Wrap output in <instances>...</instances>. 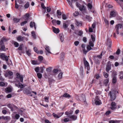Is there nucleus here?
Returning <instances> with one entry per match:
<instances>
[{
	"label": "nucleus",
	"instance_id": "12",
	"mask_svg": "<svg viewBox=\"0 0 123 123\" xmlns=\"http://www.w3.org/2000/svg\"><path fill=\"white\" fill-rule=\"evenodd\" d=\"M116 104L114 102H112L111 104V108L112 110H113L116 109Z\"/></svg>",
	"mask_w": 123,
	"mask_h": 123
},
{
	"label": "nucleus",
	"instance_id": "14",
	"mask_svg": "<svg viewBox=\"0 0 123 123\" xmlns=\"http://www.w3.org/2000/svg\"><path fill=\"white\" fill-rule=\"evenodd\" d=\"M81 46L82 48H83L82 50L84 53L85 54H86L88 52V51H87L85 49V44H82L81 45Z\"/></svg>",
	"mask_w": 123,
	"mask_h": 123
},
{
	"label": "nucleus",
	"instance_id": "38",
	"mask_svg": "<svg viewBox=\"0 0 123 123\" xmlns=\"http://www.w3.org/2000/svg\"><path fill=\"white\" fill-rule=\"evenodd\" d=\"M120 122L119 121L111 120L109 121V123H119Z\"/></svg>",
	"mask_w": 123,
	"mask_h": 123
},
{
	"label": "nucleus",
	"instance_id": "33",
	"mask_svg": "<svg viewBox=\"0 0 123 123\" xmlns=\"http://www.w3.org/2000/svg\"><path fill=\"white\" fill-rule=\"evenodd\" d=\"M95 103L96 105H100L101 104V102L99 100H96Z\"/></svg>",
	"mask_w": 123,
	"mask_h": 123
},
{
	"label": "nucleus",
	"instance_id": "24",
	"mask_svg": "<svg viewBox=\"0 0 123 123\" xmlns=\"http://www.w3.org/2000/svg\"><path fill=\"white\" fill-rule=\"evenodd\" d=\"M75 24L77 26H82V22L79 21L77 20H76Z\"/></svg>",
	"mask_w": 123,
	"mask_h": 123
},
{
	"label": "nucleus",
	"instance_id": "19",
	"mask_svg": "<svg viewBox=\"0 0 123 123\" xmlns=\"http://www.w3.org/2000/svg\"><path fill=\"white\" fill-rule=\"evenodd\" d=\"M87 7L88 9L89 10H90L91 12H93L92 11H91V10L92 7V5L91 3H89L88 4Z\"/></svg>",
	"mask_w": 123,
	"mask_h": 123
},
{
	"label": "nucleus",
	"instance_id": "23",
	"mask_svg": "<svg viewBox=\"0 0 123 123\" xmlns=\"http://www.w3.org/2000/svg\"><path fill=\"white\" fill-rule=\"evenodd\" d=\"M20 20V18H14L13 19V21L15 23H17L19 22Z\"/></svg>",
	"mask_w": 123,
	"mask_h": 123
},
{
	"label": "nucleus",
	"instance_id": "36",
	"mask_svg": "<svg viewBox=\"0 0 123 123\" xmlns=\"http://www.w3.org/2000/svg\"><path fill=\"white\" fill-rule=\"evenodd\" d=\"M31 51L30 49L26 51V52L27 55L29 56H30L31 54Z\"/></svg>",
	"mask_w": 123,
	"mask_h": 123
},
{
	"label": "nucleus",
	"instance_id": "45",
	"mask_svg": "<svg viewBox=\"0 0 123 123\" xmlns=\"http://www.w3.org/2000/svg\"><path fill=\"white\" fill-rule=\"evenodd\" d=\"M44 99L45 102L47 103L49 102V98L48 97L45 96L44 97Z\"/></svg>",
	"mask_w": 123,
	"mask_h": 123
},
{
	"label": "nucleus",
	"instance_id": "47",
	"mask_svg": "<svg viewBox=\"0 0 123 123\" xmlns=\"http://www.w3.org/2000/svg\"><path fill=\"white\" fill-rule=\"evenodd\" d=\"M37 75L39 79H41L42 78V75L40 73H37Z\"/></svg>",
	"mask_w": 123,
	"mask_h": 123
},
{
	"label": "nucleus",
	"instance_id": "10",
	"mask_svg": "<svg viewBox=\"0 0 123 123\" xmlns=\"http://www.w3.org/2000/svg\"><path fill=\"white\" fill-rule=\"evenodd\" d=\"M68 117H69V119H70L71 120L75 121L77 119V116L75 115H72Z\"/></svg>",
	"mask_w": 123,
	"mask_h": 123
},
{
	"label": "nucleus",
	"instance_id": "55",
	"mask_svg": "<svg viewBox=\"0 0 123 123\" xmlns=\"http://www.w3.org/2000/svg\"><path fill=\"white\" fill-rule=\"evenodd\" d=\"M35 70L36 72H38L40 70V68L38 67H37L35 68Z\"/></svg>",
	"mask_w": 123,
	"mask_h": 123
},
{
	"label": "nucleus",
	"instance_id": "8",
	"mask_svg": "<svg viewBox=\"0 0 123 123\" xmlns=\"http://www.w3.org/2000/svg\"><path fill=\"white\" fill-rule=\"evenodd\" d=\"M117 14V13L115 11H112L111 12L110 17L111 18L115 17Z\"/></svg>",
	"mask_w": 123,
	"mask_h": 123
},
{
	"label": "nucleus",
	"instance_id": "5",
	"mask_svg": "<svg viewBox=\"0 0 123 123\" xmlns=\"http://www.w3.org/2000/svg\"><path fill=\"white\" fill-rule=\"evenodd\" d=\"M7 106L11 109V110L12 111H13L14 110V108H17L16 106L13 104H8L7 105Z\"/></svg>",
	"mask_w": 123,
	"mask_h": 123
},
{
	"label": "nucleus",
	"instance_id": "50",
	"mask_svg": "<svg viewBox=\"0 0 123 123\" xmlns=\"http://www.w3.org/2000/svg\"><path fill=\"white\" fill-rule=\"evenodd\" d=\"M62 19L63 20H66L67 18V17L64 14H63L62 15Z\"/></svg>",
	"mask_w": 123,
	"mask_h": 123
},
{
	"label": "nucleus",
	"instance_id": "6",
	"mask_svg": "<svg viewBox=\"0 0 123 123\" xmlns=\"http://www.w3.org/2000/svg\"><path fill=\"white\" fill-rule=\"evenodd\" d=\"M16 78H19L20 81L21 82H22L23 80V77L22 75H20L18 73L16 74Z\"/></svg>",
	"mask_w": 123,
	"mask_h": 123
},
{
	"label": "nucleus",
	"instance_id": "34",
	"mask_svg": "<svg viewBox=\"0 0 123 123\" xmlns=\"http://www.w3.org/2000/svg\"><path fill=\"white\" fill-rule=\"evenodd\" d=\"M24 93L27 94H30L31 93V92H30L29 90L26 89L24 91Z\"/></svg>",
	"mask_w": 123,
	"mask_h": 123
},
{
	"label": "nucleus",
	"instance_id": "22",
	"mask_svg": "<svg viewBox=\"0 0 123 123\" xmlns=\"http://www.w3.org/2000/svg\"><path fill=\"white\" fill-rule=\"evenodd\" d=\"M59 37L61 42H63L64 40V37L62 33H60L59 34Z\"/></svg>",
	"mask_w": 123,
	"mask_h": 123
},
{
	"label": "nucleus",
	"instance_id": "17",
	"mask_svg": "<svg viewBox=\"0 0 123 123\" xmlns=\"http://www.w3.org/2000/svg\"><path fill=\"white\" fill-rule=\"evenodd\" d=\"M30 26L31 28H32L33 27V25L35 29H36V24L34 22H31L30 23Z\"/></svg>",
	"mask_w": 123,
	"mask_h": 123
},
{
	"label": "nucleus",
	"instance_id": "61",
	"mask_svg": "<svg viewBox=\"0 0 123 123\" xmlns=\"http://www.w3.org/2000/svg\"><path fill=\"white\" fill-rule=\"evenodd\" d=\"M74 16H77L79 15V12L77 11H76L74 13Z\"/></svg>",
	"mask_w": 123,
	"mask_h": 123
},
{
	"label": "nucleus",
	"instance_id": "49",
	"mask_svg": "<svg viewBox=\"0 0 123 123\" xmlns=\"http://www.w3.org/2000/svg\"><path fill=\"white\" fill-rule=\"evenodd\" d=\"M102 52L101 54L98 55H97L95 57V58L97 59V58H98L99 59H101L102 57Z\"/></svg>",
	"mask_w": 123,
	"mask_h": 123
},
{
	"label": "nucleus",
	"instance_id": "31",
	"mask_svg": "<svg viewBox=\"0 0 123 123\" xmlns=\"http://www.w3.org/2000/svg\"><path fill=\"white\" fill-rule=\"evenodd\" d=\"M5 91L6 93H9L11 92L12 89L10 87H8L6 89Z\"/></svg>",
	"mask_w": 123,
	"mask_h": 123
},
{
	"label": "nucleus",
	"instance_id": "44",
	"mask_svg": "<svg viewBox=\"0 0 123 123\" xmlns=\"http://www.w3.org/2000/svg\"><path fill=\"white\" fill-rule=\"evenodd\" d=\"M8 74L10 76H12L13 74V73L10 71H9L7 74H5V75L6 76H7Z\"/></svg>",
	"mask_w": 123,
	"mask_h": 123
},
{
	"label": "nucleus",
	"instance_id": "25",
	"mask_svg": "<svg viewBox=\"0 0 123 123\" xmlns=\"http://www.w3.org/2000/svg\"><path fill=\"white\" fill-rule=\"evenodd\" d=\"M122 26V25L121 24H118L117 25L115 26V29H118L119 30V29L121 28Z\"/></svg>",
	"mask_w": 123,
	"mask_h": 123
},
{
	"label": "nucleus",
	"instance_id": "1",
	"mask_svg": "<svg viewBox=\"0 0 123 123\" xmlns=\"http://www.w3.org/2000/svg\"><path fill=\"white\" fill-rule=\"evenodd\" d=\"M76 5L77 7L79 8L80 10L81 11L82 13L85 12L86 10V7L84 5H80V4L78 2L76 3Z\"/></svg>",
	"mask_w": 123,
	"mask_h": 123
},
{
	"label": "nucleus",
	"instance_id": "9",
	"mask_svg": "<svg viewBox=\"0 0 123 123\" xmlns=\"http://www.w3.org/2000/svg\"><path fill=\"white\" fill-rule=\"evenodd\" d=\"M113 74H114L115 75L113 76L112 79V82L113 83H115L117 81V77L116 76L117 75V73L116 72H114L113 73Z\"/></svg>",
	"mask_w": 123,
	"mask_h": 123
},
{
	"label": "nucleus",
	"instance_id": "60",
	"mask_svg": "<svg viewBox=\"0 0 123 123\" xmlns=\"http://www.w3.org/2000/svg\"><path fill=\"white\" fill-rule=\"evenodd\" d=\"M79 42L78 41H76L74 42V44L75 46H77L79 44Z\"/></svg>",
	"mask_w": 123,
	"mask_h": 123
},
{
	"label": "nucleus",
	"instance_id": "54",
	"mask_svg": "<svg viewBox=\"0 0 123 123\" xmlns=\"http://www.w3.org/2000/svg\"><path fill=\"white\" fill-rule=\"evenodd\" d=\"M95 78L96 79H98L100 78V76L99 74H96L95 76Z\"/></svg>",
	"mask_w": 123,
	"mask_h": 123
},
{
	"label": "nucleus",
	"instance_id": "13",
	"mask_svg": "<svg viewBox=\"0 0 123 123\" xmlns=\"http://www.w3.org/2000/svg\"><path fill=\"white\" fill-rule=\"evenodd\" d=\"M15 85L16 86L21 88H23L24 87V86L23 85L19 82L18 83V84H15Z\"/></svg>",
	"mask_w": 123,
	"mask_h": 123
},
{
	"label": "nucleus",
	"instance_id": "27",
	"mask_svg": "<svg viewBox=\"0 0 123 123\" xmlns=\"http://www.w3.org/2000/svg\"><path fill=\"white\" fill-rule=\"evenodd\" d=\"M57 16L59 18H61L60 17L58 16H60L62 14V13L60 10H58L57 11Z\"/></svg>",
	"mask_w": 123,
	"mask_h": 123
},
{
	"label": "nucleus",
	"instance_id": "43",
	"mask_svg": "<svg viewBox=\"0 0 123 123\" xmlns=\"http://www.w3.org/2000/svg\"><path fill=\"white\" fill-rule=\"evenodd\" d=\"M29 6V3L28 2H27L26 4L24 5V7L25 8H28Z\"/></svg>",
	"mask_w": 123,
	"mask_h": 123
},
{
	"label": "nucleus",
	"instance_id": "20",
	"mask_svg": "<svg viewBox=\"0 0 123 123\" xmlns=\"http://www.w3.org/2000/svg\"><path fill=\"white\" fill-rule=\"evenodd\" d=\"M45 49L48 53L50 54L51 53V52L50 51L49 47L47 45L45 46Z\"/></svg>",
	"mask_w": 123,
	"mask_h": 123
},
{
	"label": "nucleus",
	"instance_id": "26",
	"mask_svg": "<svg viewBox=\"0 0 123 123\" xmlns=\"http://www.w3.org/2000/svg\"><path fill=\"white\" fill-rule=\"evenodd\" d=\"M2 118L4 120H5L7 121H8L10 119V117L7 116L6 117H2Z\"/></svg>",
	"mask_w": 123,
	"mask_h": 123
},
{
	"label": "nucleus",
	"instance_id": "57",
	"mask_svg": "<svg viewBox=\"0 0 123 123\" xmlns=\"http://www.w3.org/2000/svg\"><path fill=\"white\" fill-rule=\"evenodd\" d=\"M63 113H60L57 114L58 116V117H57V118H59L61 117L63 114Z\"/></svg>",
	"mask_w": 123,
	"mask_h": 123
},
{
	"label": "nucleus",
	"instance_id": "52",
	"mask_svg": "<svg viewBox=\"0 0 123 123\" xmlns=\"http://www.w3.org/2000/svg\"><path fill=\"white\" fill-rule=\"evenodd\" d=\"M69 5L72 8H73V7L72 5V2H71L70 0H67Z\"/></svg>",
	"mask_w": 123,
	"mask_h": 123
},
{
	"label": "nucleus",
	"instance_id": "63",
	"mask_svg": "<svg viewBox=\"0 0 123 123\" xmlns=\"http://www.w3.org/2000/svg\"><path fill=\"white\" fill-rule=\"evenodd\" d=\"M68 27V25L65 23L63 24V27L64 28L66 29Z\"/></svg>",
	"mask_w": 123,
	"mask_h": 123
},
{
	"label": "nucleus",
	"instance_id": "37",
	"mask_svg": "<svg viewBox=\"0 0 123 123\" xmlns=\"http://www.w3.org/2000/svg\"><path fill=\"white\" fill-rule=\"evenodd\" d=\"M91 47H92L91 46V45H88L86 47V48L87 49V51H88V52L90 50L92 49V48Z\"/></svg>",
	"mask_w": 123,
	"mask_h": 123
},
{
	"label": "nucleus",
	"instance_id": "39",
	"mask_svg": "<svg viewBox=\"0 0 123 123\" xmlns=\"http://www.w3.org/2000/svg\"><path fill=\"white\" fill-rule=\"evenodd\" d=\"M103 74L104 77L106 78H107L108 77L109 74L107 73L104 72L103 73Z\"/></svg>",
	"mask_w": 123,
	"mask_h": 123
},
{
	"label": "nucleus",
	"instance_id": "59",
	"mask_svg": "<svg viewBox=\"0 0 123 123\" xmlns=\"http://www.w3.org/2000/svg\"><path fill=\"white\" fill-rule=\"evenodd\" d=\"M15 118L17 119H18L20 117V115L19 114H17L15 115Z\"/></svg>",
	"mask_w": 123,
	"mask_h": 123
},
{
	"label": "nucleus",
	"instance_id": "40",
	"mask_svg": "<svg viewBox=\"0 0 123 123\" xmlns=\"http://www.w3.org/2000/svg\"><path fill=\"white\" fill-rule=\"evenodd\" d=\"M29 15L28 13H26L25 15V20L28 19L29 18Z\"/></svg>",
	"mask_w": 123,
	"mask_h": 123
},
{
	"label": "nucleus",
	"instance_id": "51",
	"mask_svg": "<svg viewBox=\"0 0 123 123\" xmlns=\"http://www.w3.org/2000/svg\"><path fill=\"white\" fill-rule=\"evenodd\" d=\"M70 121L69 118H64L63 120V121L64 122H67L69 121Z\"/></svg>",
	"mask_w": 123,
	"mask_h": 123
},
{
	"label": "nucleus",
	"instance_id": "58",
	"mask_svg": "<svg viewBox=\"0 0 123 123\" xmlns=\"http://www.w3.org/2000/svg\"><path fill=\"white\" fill-rule=\"evenodd\" d=\"M52 115L55 118H58L57 117H58V116L57 114H55L54 113H53L52 114Z\"/></svg>",
	"mask_w": 123,
	"mask_h": 123
},
{
	"label": "nucleus",
	"instance_id": "11",
	"mask_svg": "<svg viewBox=\"0 0 123 123\" xmlns=\"http://www.w3.org/2000/svg\"><path fill=\"white\" fill-rule=\"evenodd\" d=\"M73 111L71 110L69 111H66L65 112V114L68 117L71 116L70 115L73 114Z\"/></svg>",
	"mask_w": 123,
	"mask_h": 123
},
{
	"label": "nucleus",
	"instance_id": "64",
	"mask_svg": "<svg viewBox=\"0 0 123 123\" xmlns=\"http://www.w3.org/2000/svg\"><path fill=\"white\" fill-rule=\"evenodd\" d=\"M7 112L5 110H3L2 111V113L4 114H6L7 113Z\"/></svg>",
	"mask_w": 123,
	"mask_h": 123
},
{
	"label": "nucleus",
	"instance_id": "56",
	"mask_svg": "<svg viewBox=\"0 0 123 123\" xmlns=\"http://www.w3.org/2000/svg\"><path fill=\"white\" fill-rule=\"evenodd\" d=\"M5 83L3 82H0V86H3L5 85Z\"/></svg>",
	"mask_w": 123,
	"mask_h": 123
},
{
	"label": "nucleus",
	"instance_id": "4",
	"mask_svg": "<svg viewBox=\"0 0 123 123\" xmlns=\"http://www.w3.org/2000/svg\"><path fill=\"white\" fill-rule=\"evenodd\" d=\"M91 37L92 41L91 40H90L89 42V45H90L91 47H92L94 45L93 43L95 41V38L92 35H91Z\"/></svg>",
	"mask_w": 123,
	"mask_h": 123
},
{
	"label": "nucleus",
	"instance_id": "35",
	"mask_svg": "<svg viewBox=\"0 0 123 123\" xmlns=\"http://www.w3.org/2000/svg\"><path fill=\"white\" fill-rule=\"evenodd\" d=\"M80 74L81 75H82L83 74V68L81 66L80 67Z\"/></svg>",
	"mask_w": 123,
	"mask_h": 123
},
{
	"label": "nucleus",
	"instance_id": "62",
	"mask_svg": "<svg viewBox=\"0 0 123 123\" xmlns=\"http://www.w3.org/2000/svg\"><path fill=\"white\" fill-rule=\"evenodd\" d=\"M38 59L40 61H42L43 60V57L42 56H39L38 57Z\"/></svg>",
	"mask_w": 123,
	"mask_h": 123
},
{
	"label": "nucleus",
	"instance_id": "30",
	"mask_svg": "<svg viewBox=\"0 0 123 123\" xmlns=\"http://www.w3.org/2000/svg\"><path fill=\"white\" fill-rule=\"evenodd\" d=\"M31 63L34 65H39L40 64V63L38 62L36 60H33L32 61Z\"/></svg>",
	"mask_w": 123,
	"mask_h": 123
},
{
	"label": "nucleus",
	"instance_id": "32",
	"mask_svg": "<svg viewBox=\"0 0 123 123\" xmlns=\"http://www.w3.org/2000/svg\"><path fill=\"white\" fill-rule=\"evenodd\" d=\"M31 34L32 36L33 37V38L34 39H36V36L35 32L34 31H32L31 32Z\"/></svg>",
	"mask_w": 123,
	"mask_h": 123
},
{
	"label": "nucleus",
	"instance_id": "28",
	"mask_svg": "<svg viewBox=\"0 0 123 123\" xmlns=\"http://www.w3.org/2000/svg\"><path fill=\"white\" fill-rule=\"evenodd\" d=\"M0 44V47L1 48V49L3 51H6V48L5 47V45H4V43H1Z\"/></svg>",
	"mask_w": 123,
	"mask_h": 123
},
{
	"label": "nucleus",
	"instance_id": "15",
	"mask_svg": "<svg viewBox=\"0 0 123 123\" xmlns=\"http://www.w3.org/2000/svg\"><path fill=\"white\" fill-rule=\"evenodd\" d=\"M111 69V65L108 64L107 65L106 68V71L107 73H109L110 70Z\"/></svg>",
	"mask_w": 123,
	"mask_h": 123
},
{
	"label": "nucleus",
	"instance_id": "18",
	"mask_svg": "<svg viewBox=\"0 0 123 123\" xmlns=\"http://www.w3.org/2000/svg\"><path fill=\"white\" fill-rule=\"evenodd\" d=\"M53 32L55 33H59L60 31L59 29L58 28H56L54 27H53Z\"/></svg>",
	"mask_w": 123,
	"mask_h": 123
},
{
	"label": "nucleus",
	"instance_id": "3",
	"mask_svg": "<svg viewBox=\"0 0 123 123\" xmlns=\"http://www.w3.org/2000/svg\"><path fill=\"white\" fill-rule=\"evenodd\" d=\"M84 63L85 66V68H86L89 71L90 69L89 65L88 62L86 60V58L85 57L83 59Z\"/></svg>",
	"mask_w": 123,
	"mask_h": 123
},
{
	"label": "nucleus",
	"instance_id": "16",
	"mask_svg": "<svg viewBox=\"0 0 123 123\" xmlns=\"http://www.w3.org/2000/svg\"><path fill=\"white\" fill-rule=\"evenodd\" d=\"M24 38V37H23L21 36H19L18 37L17 39L19 41L21 42L23 41Z\"/></svg>",
	"mask_w": 123,
	"mask_h": 123
},
{
	"label": "nucleus",
	"instance_id": "46",
	"mask_svg": "<svg viewBox=\"0 0 123 123\" xmlns=\"http://www.w3.org/2000/svg\"><path fill=\"white\" fill-rule=\"evenodd\" d=\"M27 21H24L22 22H21L20 23V25L21 26H24L27 23Z\"/></svg>",
	"mask_w": 123,
	"mask_h": 123
},
{
	"label": "nucleus",
	"instance_id": "53",
	"mask_svg": "<svg viewBox=\"0 0 123 123\" xmlns=\"http://www.w3.org/2000/svg\"><path fill=\"white\" fill-rule=\"evenodd\" d=\"M14 44L16 47H18L19 45V44L18 43L15 42H14Z\"/></svg>",
	"mask_w": 123,
	"mask_h": 123
},
{
	"label": "nucleus",
	"instance_id": "7",
	"mask_svg": "<svg viewBox=\"0 0 123 123\" xmlns=\"http://www.w3.org/2000/svg\"><path fill=\"white\" fill-rule=\"evenodd\" d=\"M109 81V78H107L105 79L103 81V83L104 85L105 86H107L108 85V87L109 88L108 83Z\"/></svg>",
	"mask_w": 123,
	"mask_h": 123
},
{
	"label": "nucleus",
	"instance_id": "21",
	"mask_svg": "<svg viewBox=\"0 0 123 123\" xmlns=\"http://www.w3.org/2000/svg\"><path fill=\"white\" fill-rule=\"evenodd\" d=\"M7 40L4 37H2L0 41V44L1 43H4V42H5Z\"/></svg>",
	"mask_w": 123,
	"mask_h": 123
},
{
	"label": "nucleus",
	"instance_id": "48",
	"mask_svg": "<svg viewBox=\"0 0 123 123\" xmlns=\"http://www.w3.org/2000/svg\"><path fill=\"white\" fill-rule=\"evenodd\" d=\"M34 51L37 53L39 54V51L37 49V48L36 47H34Z\"/></svg>",
	"mask_w": 123,
	"mask_h": 123
},
{
	"label": "nucleus",
	"instance_id": "42",
	"mask_svg": "<svg viewBox=\"0 0 123 123\" xmlns=\"http://www.w3.org/2000/svg\"><path fill=\"white\" fill-rule=\"evenodd\" d=\"M86 18L88 20V21L89 22H90L91 21L92 19V17H90L89 16H86Z\"/></svg>",
	"mask_w": 123,
	"mask_h": 123
},
{
	"label": "nucleus",
	"instance_id": "2",
	"mask_svg": "<svg viewBox=\"0 0 123 123\" xmlns=\"http://www.w3.org/2000/svg\"><path fill=\"white\" fill-rule=\"evenodd\" d=\"M109 95H110L111 99V100H114L116 98V95L114 91H110L109 92Z\"/></svg>",
	"mask_w": 123,
	"mask_h": 123
},
{
	"label": "nucleus",
	"instance_id": "41",
	"mask_svg": "<svg viewBox=\"0 0 123 123\" xmlns=\"http://www.w3.org/2000/svg\"><path fill=\"white\" fill-rule=\"evenodd\" d=\"M62 73L60 72L58 75V78L59 79H61L62 77Z\"/></svg>",
	"mask_w": 123,
	"mask_h": 123
},
{
	"label": "nucleus",
	"instance_id": "29",
	"mask_svg": "<svg viewBox=\"0 0 123 123\" xmlns=\"http://www.w3.org/2000/svg\"><path fill=\"white\" fill-rule=\"evenodd\" d=\"M63 97L65 98H69L71 97V96L68 93H65L62 96H61V97Z\"/></svg>",
	"mask_w": 123,
	"mask_h": 123
}]
</instances>
